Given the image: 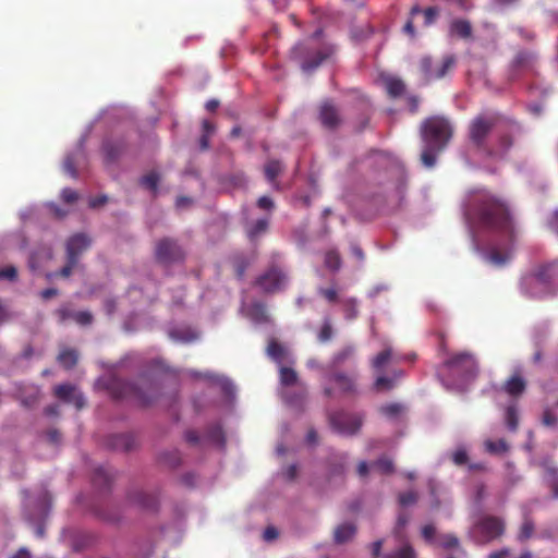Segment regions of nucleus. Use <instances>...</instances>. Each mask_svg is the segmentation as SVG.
Listing matches in <instances>:
<instances>
[{"label": "nucleus", "mask_w": 558, "mask_h": 558, "mask_svg": "<svg viewBox=\"0 0 558 558\" xmlns=\"http://www.w3.org/2000/svg\"><path fill=\"white\" fill-rule=\"evenodd\" d=\"M464 215L471 222L505 234L510 240L515 236L513 221L507 204L487 190H476L470 193Z\"/></svg>", "instance_id": "obj_1"}, {"label": "nucleus", "mask_w": 558, "mask_h": 558, "mask_svg": "<svg viewBox=\"0 0 558 558\" xmlns=\"http://www.w3.org/2000/svg\"><path fill=\"white\" fill-rule=\"evenodd\" d=\"M421 135L424 148L421 160L430 168L436 163L437 154L445 149L452 136V126L444 117H430L423 121Z\"/></svg>", "instance_id": "obj_2"}, {"label": "nucleus", "mask_w": 558, "mask_h": 558, "mask_svg": "<svg viewBox=\"0 0 558 558\" xmlns=\"http://www.w3.org/2000/svg\"><path fill=\"white\" fill-rule=\"evenodd\" d=\"M107 389L116 400L132 399L143 407L153 404L160 393L159 385L145 377L140 378L138 383L111 377Z\"/></svg>", "instance_id": "obj_3"}, {"label": "nucleus", "mask_w": 558, "mask_h": 558, "mask_svg": "<svg viewBox=\"0 0 558 558\" xmlns=\"http://www.w3.org/2000/svg\"><path fill=\"white\" fill-rule=\"evenodd\" d=\"M327 379L333 384V387H324V396L331 398L335 390L343 397H356L360 395L359 374L354 371L345 372L340 369H332L327 376Z\"/></svg>", "instance_id": "obj_4"}, {"label": "nucleus", "mask_w": 558, "mask_h": 558, "mask_svg": "<svg viewBox=\"0 0 558 558\" xmlns=\"http://www.w3.org/2000/svg\"><path fill=\"white\" fill-rule=\"evenodd\" d=\"M505 521L496 515H484L473 525L470 535L475 544L485 545L504 535Z\"/></svg>", "instance_id": "obj_5"}, {"label": "nucleus", "mask_w": 558, "mask_h": 558, "mask_svg": "<svg viewBox=\"0 0 558 558\" xmlns=\"http://www.w3.org/2000/svg\"><path fill=\"white\" fill-rule=\"evenodd\" d=\"M497 122L498 117L495 114H480L470 122L469 138L477 149L487 150L488 154H492L487 149L486 142Z\"/></svg>", "instance_id": "obj_6"}, {"label": "nucleus", "mask_w": 558, "mask_h": 558, "mask_svg": "<svg viewBox=\"0 0 558 558\" xmlns=\"http://www.w3.org/2000/svg\"><path fill=\"white\" fill-rule=\"evenodd\" d=\"M185 250L175 239L162 238L155 244V258L161 265L181 264L185 260Z\"/></svg>", "instance_id": "obj_7"}, {"label": "nucleus", "mask_w": 558, "mask_h": 558, "mask_svg": "<svg viewBox=\"0 0 558 558\" xmlns=\"http://www.w3.org/2000/svg\"><path fill=\"white\" fill-rule=\"evenodd\" d=\"M329 424L333 430L343 435H355L362 427L363 416L347 412H335L329 415Z\"/></svg>", "instance_id": "obj_8"}, {"label": "nucleus", "mask_w": 558, "mask_h": 558, "mask_svg": "<svg viewBox=\"0 0 558 558\" xmlns=\"http://www.w3.org/2000/svg\"><path fill=\"white\" fill-rule=\"evenodd\" d=\"M418 14L423 15L424 26L428 27L437 21V19L440 15V10L438 7H428L426 9H421L418 4L412 5L409 13V20L403 26V32L412 38L415 37L416 35L413 19Z\"/></svg>", "instance_id": "obj_9"}, {"label": "nucleus", "mask_w": 558, "mask_h": 558, "mask_svg": "<svg viewBox=\"0 0 558 558\" xmlns=\"http://www.w3.org/2000/svg\"><path fill=\"white\" fill-rule=\"evenodd\" d=\"M444 365L460 374L463 378L474 376L476 371V362L472 354L468 352H461L454 354L444 362Z\"/></svg>", "instance_id": "obj_10"}, {"label": "nucleus", "mask_w": 558, "mask_h": 558, "mask_svg": "<svg viewBox=\"0 0 558 558\" xmlns=\"http://www.w3.org/2000/svg\"><path fill=\"white\" fill-rule=\"evenodd\" d=\"M286 282L284 274L277 267H271L256 279V284L266 293L279 291Z\"/></svg>", "instance_id": "obj_11"}, {"label": "nucleus", "mask_w": 558, "mask_h": 558, "mask_svg": "<svg viewBox=\"0 0 558 558\" xmlns=\"http://www.w3.org/2000/svg\"><path fill=\"white\" fill-rule=\"evenodd\" d=\"M54 396L66 403H72L77 410H82L86 403L84 396L70 384L56 386Z\"/></svg>", "instance_id": "obj_12"}, {"label": "nucleus", "mask_w": 558, "mask_h": 558, "mask_svg": "<svg viewBox=\"0 0 558 558\" xmlns=\"http://www.w3.org/2000/svg\"><path fill=\"white\" fill-rule=\"evenodd\" d=\"M130 504L147 511H155L158 508L159 500L156 494L147 493L142 489H133L128 494Z\"/></svg>", "instance_id": "obj_13"}, {"label": "nucleus", "mask_w": 558, "mask_h": 558, "mask_svg": "<svg viewBox=\"0 0 558 558\" xmlns=\"http://www.w3.org/2000/svg\"><path fill=\"white\" fill-rule=\"evenodd\" d=\"M92 240L85 233H75L66 241V255L78 262L80 256L90 246Z\"/></svg>", "instance_id": "obj_14"}, {"label": "nucleus", "mask_w": 558, "mask_h": 558, "mask_svg": "<svg viewBox=\"0 0 558 558\" xmlns=\"http://www.w3.org/2000/svg\"><path fill=\"white\" fill-rule=\"evenodd\" d=\"M319 120L322 124L329 130L337 129L342 122L338 108L329 100L322 104L319 108Z\"/></svg>", "instance_id": "obj_15"}, {"label": "nucleus", "mask_w": 558, "mask_h": 558, "mask_svg": "<svg viewBox=\"0 0 558 558\" xmlns=\"http://www.w3.org/2000/svg\"><path fill=\"white\" fill-rule=\"evenodd\" d=\"M536 279L553 291L558 289V260L542 266Z\"/></svg>", "instance_id": "obj_16"}, {"label": "nucleus", "mask_w": 558, "mask_h": 558, "mask_svg": "<svg viewBox=\"0 0 558 558\" xmlns=\"http://www.w3.org/2000/svg\"><path fill=\"white\" fill-rule=\"evenodd\" d=\"M536 56L534 52L529 50L518 51L514 56L511 68L515 72H527L533 71L536 63Z\"/></svg>", "instance_id": "obj_17"}, {"label": "nucleus", "mask_w": 558, "mask_h": 558, "mask_svg": "<svg viewBox=\"0 0 558 558\" xmlns=\"http://www.w3.org/2000/svg\"><path fill=\"white\" fill-rule=\"evenodd\" d=\"M126 145L123 140H106L102 144V151L107 162L116 161L124 151Z\"/></svg>", "instance_id": "obj_18"}, {"label": "nucleus", "mask_w": 558, "mask_h": 558, "mask_svg": "<svg viewBox=\"0 0 558 558\" xmlns=\"http://www.w3.org/2000/svg\"><path fill=\"white\" fill-rule=\"evenodd\" d=\"M356 348L354 344H345L333 353L329 362L330 369H337L342 366L345 362L352 360L355 355Z\"/></svg>", "instance_id": "obj_19"}, {"label": "nucleus", "mask_w": 558, "mask_h": 558, "mask_svg": "<svg viewBox=\"0 0 558 558\" xmlns=\"http://www.w3.org/2000/svg\"><path fill=\"white\" fill-rule=\"evenodd\" d=\"M525 388L526 383L520 375L511 376L504 385V390L512 397L522 395Z\"/></svg>", "instance_id": "obj_20"}, {"label": "nucleus", "mask_w": 558, "mask_h": 558, "mask_svg": "<svg viewBox=\"0 0 558 558\" xmlns=\"http://www.w3.org/2000/svg\"><path fill=\"white\" fill-rule=\"evenodd\" d=\"M134 439L128 434L112 435L109 438V446L116 450L130 451L133 448Z\"/></svg>", "instance_id": "obj_21"}, {"label": "nucleus", "mask_w": 558, "mask_h": 558, "mask_svg": "<svg viewBox=\"0 0 558 558\" xmlns=\"http://www.w3.org/2000/svg\"><path fill=\"white\" fill-rule=\"evenodd\" d=\"M332 52H333V49L331 47H327V48H324V49L317 51L314 59L303 62L302 69L307 72L315 70L317 66H319L323 63V61L328 59L332 54Z\"/></svg>", "instance_id": "obj_22"}, {"label": "nucleus", "mask_w": 558, "mask_h": 558, "mask_svg": "<svg viewBox=\"0 0 558 558\" xmlns=\"http://www.w3.org/2000/svg\"><path fill=\"white\" fill-rule=\"evenodd\" d=\"M78 360V353L75 349H62L58 354V362L65 369L73 368Z\"/></svg>", "instance_id": "obj_23"}, {"label": "nucleus", "mask_w": 558, "mask_h": 558, "mask_svg": "<svg viewBox=\"0 0 558 558\" xmlns=\"http://www.w3.org/2000/svg\"><path fill=\"white\" fill-rule=\"evenodd\" d=\"M385 87L388 95L392 98L400 97L405 92L404 83L397 77H387L385 80Z\"/></svg>", "instance_id": "obj_24"}, {"label": "nucleus", "mask_w": 558, "mask_h": 558, "mask_svg": "<svg viewBox=\"0 0 558 558\" xmlns=\"http://www.w3.org/2000/svg\"><path fill=\"white\" fill-rule=\"evenodd\" d=\"M112 480H113V476L108 469H106L104 466H99V468L95 469L94 475H93V482L97 487H99V488L108 487L110 485V483L112 482Z\"/></svg>", "instance_id": "obj_25"}, {"label": "nucleus", "mask_w": 558, "mask_h": 558, "mask_svg": "<svg viewBox=\"0 0 558 558\" xmlns=\"http://www.w3.org/2000/svg\"><path fill=\"white\" fill-rule=\"evenodd\" d=\"M355 525L352 523H343L335 530V542L342 544L349 541L355 534Z\"/></svg>", "instance_id": "obj_26"}, {"label": "nucleus", "mask_w": 558, "mask_h": 558, "mask_svg": "<svg viewBox=\"0 0 558 558\" xmlns=\"http://www.w3.org/2000/svg\"><path fill=\"white\" fill-rule=\"evenodd\" d=\"M205 439L208 441L222 447L225 445V435L222 427L219 424L210 425L205 434Z\"/></svg>", "instance_id": "obj_27"}, {"label": "nucleus", "mask_w": 558, "mask_h": 558, "mask_svg": "<svg viewBox=\"0 0 558 558\" xmlns=\"http://www.w3.org/2000/svg\"><path fill=\"white\" fill-rule=\"evenodd\" d=\"M451 33L461 38H469L472 35V26L466 20H454L450 25Z\"/></svg>", "instance_id": "obj_28"}, {"label": "nucleus", "mask_w": 558, "mask_h": 558, "mask_svg": "<svg viewBox=\"0 0 558 558\" xmlns=\"http://www.w3.org/2000/svg\"><path fill=\"white\" fill-rule=\"evenodd\" d=\"M456 58L453 56H446L441 62L435 65V75L434 80H440L446 76V74L454 66Z\"/></svg>", "instance_id": "obj_29"}, {"label": "nucleus", "mask_w": 558, "mask_h": 558, "mask_svg": "<svg viewBox=\"0 0 558 558\" xmlns=\"http://www.w3.org/2000/svg\"><path fill=\"white\" fill-rule=\"evenodd\" d=\"M269 221L266 218L256 220L250 228L246 230V234L251 241H255L258 236L266 233L268 229Z\"/></svg>", "instance_id": "obj_30"}, {"label": "nucleus", "mask_w": 558, "mask_h": 558, "mask_svg": "<svg viewBox=\"0 0 558 558\" xmlns=\"http://www.w3.org/2000/svg\"><path fill=\"white\" fill-rule=\"evenodd\" d=\"M392 360V351L391 349H385L379 352L372 361L373 368L380 373L384 367Z\"/></svg>", "instance_id": "obj_31"}, {"label": "nucleus", "mask_w": 558, "mask_h": 558, "mask_svg": "<svg viewBox=\"0 0 558 558\" xmlns=\"http://www.w3.org/2000/svg\"><path fill=\"white\" fill-rule=\"evenodd\" d=\"M401 376H402V372L396 373L395 378L380 375L375 379L373 387L377 391L390 390L395 387L396 378L401 377Z\"/></svg>", "instance_id": "obj_32"}, {"label": "nucleus", "mask_w": 558, "mask_h": 558, "mask_svg": "<svg viewBox=\"0 0 558 558\" xmlns=\"http://www.w3.org/2000/svg\"><path fill=\"white\" fill-rule=\"evenodd\" d=\"M267 353L277 363H281L286 356L284 348L276 340L268 343Z\"/></svg>", "instance_id": "obj_33"}, {"label": "nucleus", "mask_w": 558, "mask_h": 558, "mask_svg": "<svg viewBox=\"0 0 558 558\" xmlns=\"http://www.w3.org/2000/svg\"><path fill=\"white\" fill-rule=\"evenodd\" d=\"M344 316L348 320L355 319L359 316L357 301L354 298L342 300Z\"/></svg>", "instance_id": "obj_34"}, {"label": "nucleus", "mask_w": 558, "mask_h": 558, "mask_svg": "<svg viewBox=\"0 0 558 558\" xmlns=\"http://www.w3.org/2000/svg\"><path fill=\"white\" fill-rule=\"evenodd\" d=\"M373 468L380 474L388 475L393 473L395 465L390 458L383 456L373 463Z\"/></svg>", "instance_id": "obj_35"}, {"label": "nucleus", "mask_w": 558, "mask_h": 558, "mask_svg": "<svg viewBox=\"0 0 558 558\" xmlns=\"http://www.w3.org/2000/svg\"><path fill=\"white\" fill-rule=\"evenodd\" d=\"M485 449L487 452L492 454H498L504 453L508 451L509 446L505 439H498V440H486L484 442Z\"/></svg>", "instance_id": "obj_36"}, {"label": "nucleus", "mask_w": 558, "mask_h": 558, "mask_svg": "<svg viewBox=\"0 0 558 558\" xmlns=\"http://www.w3.org/2000/svg\"><path fill=\"white\" fill-rule=\"evenodd\" d=\"M281 171H282V166H281L280 161H278V160H269L265 165V177L271 183H274L276 181V179L281 173Z\"/></svg>", "instance_id": "obj_37"}, {"label": "nucleus", "mask_w": 558, "mask_h": 558, "mask_svg": "<svg viewBox=\"0 0 558 558\" xmlns=\"http://www.w3.org/2000/svg\"><path fill=\"white\" fill-rule=\"evenodd\" d=\"M279 377H280V383L283 386H292V385L296 384V381H298L296 372L293 368L287 367V366L280 367Z\"/></svg>", "instance_id": "obj_38"}, {"label": "nucleus", "mask_w": 558, "mask_h": 558, "mask_svg": "<svg viewBox=\"0 0 558 558\" xmlns=\"http://www.w3.org/2000/svg\"><path fill=\"white\" fill-rule=\"evenodd\" d=\"M409 520H410L409 515L404 512L399 513V515L397 518V523L393 529V534L400 542H403L405 539L404 529H405L407 524L409 523Z\"/></svg>", "instance_id": "obj_39"}, {"label": "nucleus", "mask_w": 558, "mask_h": 558, "mask_svg": "<svg viewBox=\"0 0 558 558\" xmlns=\"http://www.w3.org/2000/svg\"><path fill=\"white\" fill-rule=\"evenodd\" d=\"M159 180V174L155 171H151L141 179V184L151 191L155 195L157 193Z\"/></svg>", "instance_id": "obj_40"}, {"label": "nucleus", "mask_w": 558, "mask_h": 558, "mask_svg": "<svg viewBox=\"0 0 558 558\" xmlns=\"http://www.w3.org/2000/svg\"><path fill=\"white\" fill-rule=\"evenodd\" d=\"M325 266L332 271L340 269L341 257L337 251L331 250L325 254Z\"/></svg>", "instance_id": "obj_41"}, {"label": "nucleus", "mask_w": 558, "mask_h": 558, "mask_svg": "<svg viewBox=\"0 0 558 558\" xmlns=\"http://www.w3.org/2000/svg\"><path fill=\"white\" fill-rule=\"evenodd\" d=\"M235 275L239 279H243L245 271L250 265L248 259L243 255H236L232 259Z\"/></svg>", "instance_id": "obj_42"}, {"label": "nucleus", "mask_w": 558, "mask_h": 558, "mask_svg": "<svg viewBox=\"0 0 558 558\" xmlns=\"http://www.w3.org/2000/svg\"><path fill=\"white\" fill-rule=\"evenodd\" d=\"M534 529L535 525L533 520L526 517L520 527L518 539L520 542H525L526 539L531 538L534 533Z\"/></svg>", "instance_id": "obj_43"}, {"label": "nucleus", "mask_w": 558, "mask_h": 558, "mask_svg": "<svg viewBox=\"0 0 558 558\" xmlns=\"http://www.w3.org/2000/svg\"><path fill=\"white\" fill-rule=\"evenodd\" d=\"M160 461L169 468H177L181 464V456L178 450L163 452L160 454Z\"/></svg>", "instance_id": "obj_44"}, {"label": "nucleus", "mask_w": 558, "mask_h": 558, "mask_svg": "<svg viewBox=\"0 0 558 558\" xmlns=\"http://www.w3.org/2000/svg\"><path fill=\"white\" fill-rule=\"evenodd\" d=\"M435 66L433 65V61L429 57H423L420 61V70L423 73L425 80L427 82L434 81Z\"/></svg>", "instance_id": "obj_45"}, {"label": "nucleus", "mask_w": 558, "mask_h": 558, "mask_svg": "<svg viewBox=\"0 0 558 558\" xmlns=\"http://www.w3.org/2000/svg\"><path fill=\"white\" fill-rule=\"evenodd\" d=\"M506 424L511 432L517 430L519 425V416L514 405H510L506 410Z\"/></svg>", "instance_id": "obj_46"}, {"label": "nucleus", "mask_w": 558, "mask_h": 558, "mask_svg": "<svg viewBox=\"0 0 558 558\" xmlns=\"http://www.w3.org/2000/svg\"><path fill=\"white\" fill-rule=\"evenodd\" d=\"M387 558H415V551L410 544L405 543L399 549L387 555Z\"/></svg>", "instance_id": "obj_47"}, {"label": "nucleus", "mask_w": 558, "mask_h": 558, "mask_svg": "<svg viewBox=\"0 0 558 558\" xmlns=\"http://www.w3.org/2000/svg\"><path fill=\"white\" fill-rule=\"evenodd\" d=\"M77 263L78 262H76L73 257L66 255V264L59 270V272L48 275V278H51L53 276L69 278L74 267H76Z\"/></svg>", "instance_id": "obj_48"}, {"label": "nucleus", "mask_w": 558, "mask_h": 558, "mask_svg": "<svg viewBox=\"0 0 558 558\" xmlns=\"http://www.w3.org/2000/svg\"><path fill=\"white\" fill-rule=\"evenodd\" d=\"M546 474L548 476L550 487L553 490V495L555 498H558V470L551 466L546 469Z\"/></svg>", "instance_id": "obj_49"}, {"label": "nucleus", "mask_w": 558, "mask_h": 558, "mask_svg": "<svg viewBox=\"0 0 558 558\" xmlns=\"http://www.w3.org/2000/svg\"><path fill=\"white\" fill-rule=\"evenodd\" d=\"M332 335H333V329H332V326H331L330 322L329 320H325L323 326H322V328H320V331L318 333V340L322 343H326V342L331 340Z\"/></svg>", "instance_id": "obj_50"}, {"label": "nucleus", "mask_w": 558, "mask_h": 558, "mask_svg": "<svg viewBox=\"0 0 558 558\" xmlns=\"http://www.w3.org/2000/svg\"><path fill=\"white\" fill-rule=\"evenodd\" d=\"M75 163H76V160H75V157L73 155H68L64 158L63 170H64L65 173H68L72 178H76L77 177Z\"/></svg>", "instance_id": "obj_51"}, {"label": "nucleus", "mask_w": 558, "mask_h": 558, "mask_svg": "<svg viewBox=\"0 0 558 558\" xmlns=\"http://www.w3.org/2000/svg\"><path fill=\"white\" fill-rule=\"evenodd\" d=\"M452 462L456 465H464L469 462V456L464 448L457 449L451 456Z\"/></svg>", "instance_id": "obj_52"}, {"label": "nucleus", "mask_w": 558, "mask_h": 558, "mask_svg": "<svg viewBox=\"0 0 558 558\" xmlns=\"http://www.w3.org/2000/svg\"><path fill=\"white\" fill-rule=\"evenodd\" d=\"M510 259L509 254H504L498 251H493L488 255V260L497 266L505 265Z\"/></svg>", "instance_id": "obj_53"}, {"label": "nucleus", "mask_w": 558, "mask_h": 558, "mask_svg": "<svg viewBox=\"0 0 558 558\" xmlns=\"http://www.w3.org/2000/svg\"><path fill=\"white\" fill-rule=\"evenodd\" d=\"M417 501V494L413 490H409L399 495V504L402 507L413 505Z\"/></svg>", "instance_id": "obj_54"}, {"label": "nucleus", "mask_w": 558, "mask_h": 558, "mask_svg": "<svg viewBox=\"0 0 558 558\" xmlns=\"http://www.w3.org/2000/svg\"><path fill=\"white\" fill-rule=\"evenodd\" d=\"M542 423L546 427H555L558 423L557 415L549 409L543 412Z\"/></svg>", "instance_id": "obj_55"}, {"label": "nucleus", "mask_w": 558, "mask_h": 558, "mask_svg": "<svg viewBox=\"0 0 558 558\" xmlns=\"http://www.w3.org/2000/svg\"><path fill=\"white\" fill-rule=\"evenodd\" d=\"M401 411H402V405L399 403H390V404L383 405L380 408V412L389 417L397 416Z\"/></svg>", "instance_id": "obj_56"}, {"label": "nucleus", "mask_w": 558, "mask_h": 558, "mask_svg": "<svg viewBox=\"0 0 558 558\" xmlns=\"http://www.w3.org/2000/svg\"><path fill=\"white\" fill-rule=\"evenodd\" d=\"M73 320L78 325L86 326L92 324L93 315L87 311L75 312V314H73Z\"/></svg>", "instance_id": "obj_57"}, {"label": "nucleus", "mask_w": 558, "mask_h": 558, "mask_svg": "<svg viewBox=\"0 0 558 558\" xmlns=\"http://www.w3.org/2000/svg\"><path fill=\"white\" fill-rule=\"evenodd\" d=\"M318 292L329 303H335L338 300V293L333 288H319Z\"/></svg>", "instance_id": "obj_58"}, {"label": "nucleus", "mask_w": 558, "mask_h": 558, "mask_svg": "<svg viewBox=\"0 0 558 558\" xmlns=\"http://www.w3.org/2000/svg\"><path fill=\"white\" fill-rule=\"evenodd\" d=\"M73 314H75V312H72L68 306H61L56 311V315L61 324L65 323L68 319H73Z\"/></svg>", "instance_id": "obj_59"}, {"label": "nucleus", "mask_w": 558, "mask_h": 558, "mask_svg": "<svg viewBox=\"0 0 558 558\" xmlns=\"http://www.w3.org/2000/svg\"><path fill=\"white\" fill-rule=\"evenodd\" d=\"M62 201L66 204H73L77 201L78 194L72 189H64L61 193Z\"/></svg>", "instance_id": "obj_60"}, {"label": "nucleus", "mask_w": 558, "mask_h": 558, "mask_svg": "<svg viewBox=\"0 0 558 558\" xmlns=\"http://www.w3.org/2000/svg\"><path fill=\"white\" fill-rule=\"evenodd\" d=\"M258 208L271 211L275 208V203L269 196H262L257 199Z\"/></svg>", "instance_id": "obj_61"}, {"label": "nucleus", "mask_w": 558, "mask_h": 558, "mask_svg": "<svg viewBox=\"0 0 558 558\" xmlns=\"http://www.w3.org/2000/svg\"><path fill=\"white\" fill-rule=\"evenodd\" d=\"M17 276V271L15 267L8 266L4 268H0V280L1 279H8L10 281L14 280Z\"/></svg>", "instance_id": "obj_62"}, {"label": "nucleus", "mask_w": 558, "mask_h": 558, "mask_svg": "<svg viewBox=\"0 0 558 558\" xmlns=\"http://www.w3.org/2000/svg\"><path fill=\"white\" fill-rule=\"evenodd\" d=\"M422 536L423 538L430 543L433 542L434 537H435V534H436V529L433 524H426L422 527Z\"/></svg>", "instance_id": "obj_63"}, {"label": "nucleus", "mask_w": 558, "mask_h": 558, "mask_svg": "<svg viewBox=\"0 0 558 558\" xmlns=\"http://www.w3.org/2000/svg\"><path fill=\"white\" fill-rule=\"evenodd\" d=\"M458 545L459 539L454 535L448 534L442 537V546L445 548H452L457 547Z\"/></svg>", "instance_id": "obj_64"}]
</instances>
